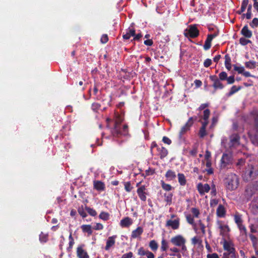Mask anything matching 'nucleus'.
Wrapping results in <instances>:
<instances>
[{
    "label": "nucleus",
    "mask_w": 258,
    "mask_h": 258,
    "mask_svg": "<svg viewBox=\"0 0 258 258\" xmlns=\"http://www.w3.org/2000/svg\"><path fill=\"white\" fill-rule=\"evenodd\" d=\"M93 186L94 189L100 191L104 190L105 188L104 183L99 180H94L93 181Z\"/></svg>",
    "instance_id": "dca6fc26"
},
{
    "label": "nucleus",
    "mask_w": 258,
    "mask_h": 258,
    "mask_svg": "<svg viewBox=\"0 0 258 258\" xmlns=\"http://www.w3.org/2000/svg\"><path fill=\"white\" fill-rule=\"evenodd\" d=\"M101 107L100 104L96 102L93 103L91 105L92 109L94 111L97 112L98 110L100 109Z\"/></svg>",
    "instance_id": "a18cd8bd"
},
{
    "label": "nucleus",
    "mask_w": 258,
    "mask_h": 258,
    "mask_svg": "<svg viewBox=\"0 0 258 258\" xmlns=\"http://www.w3.org/2000/svg\"><path fill=\"white\" fill-rule=\"evenodd\" d=\"M247 7H248V8H247V13H246V18L247 19H251V15H252V13H251L252 5H251V4H250V5H248Z\"/></svg>",
    "instance_id": "37998d69"
},
{
    "label": "nucleus",
    "mask_w": 258,
    "mask_h": 258,
    "mask_svg": "<svg viewBox=\"0 0 258 258\" xmlns=\"http://www.w3.org/2000/svg\"><path fill=\"white\" fill-rule=\"evenodd\" d=\"M247 6V3L242 2L240 9L237 12V13L239 15L242 14L245 11Z\"/></svg>",
    "instance_id": "a19ab883"
},
{
    "label": "nucleus",
    "mask_w": 258,
    "mask_h": 258,
    "mask_svg": "<svg viewBox=\"0 0 258 258\" xmlns=\"http://www.w3.org/2000/svg\"><path fill=\"white\" fill-rule=\"evenodd\" d=\"M149 247L153 251H156L158 248V244L155 240H152L149 242Z\"/></svg>",
    "instance_id": "c9c22d12"
},
{
    "label": "nucleus",
    "mask_w": 258,
    "mask_h": 258,
    "mask_svg": "<svg viewBox=\"0 0 258 258\" xmlns=\"http://www.w3.org/2000/svg\"><path fill=\"white\" fill-rule=\"evenodd\" d=\"M39 240L41 242H46L47 240V235L41 232L39 235Z\"/></svg>",
    "instance_id": "603ef678"
},
{
    "label": "nucleus",
    "mask_w": 258,
    "mask_h": 258,
    "mask_svg": "<svg viewBox=\"0 0 258 258\" xmlns=\"http://www.w3.org/2000/svg\"><path fill=\"white\" fill-rule=\"evenodd\" d=\"M198 224L200 226V228L202 232L203 233H205V228H206V226H205V225L202 223V220H199L198 221Z\"/></svg>",
    "instance_id": "13d9d810"
},
{
    "label": "nucleus",
    "mask_w": 258,
    "mask_h": 258,
    "mask_svg": "<svg viewBox=\"0 0 258 258\" xmlns=\"http://www.w3.org/2000/svg\"><path fill=\"white\" fill-rule=\"evenodd\" d=\"M231 57L228 54L225 55V68L228 70L230 71L231 69Z\"/></svg>",
    "instance_id": "cd10ccee"
},
{
    "label": "nucleus",
    "mask_w": 258,
    "mask_h": 258,
    "mask_svg": "<svg viewBox=\"0 0 258 258\" xmlns=\"http://www.w3.org/2000/svg\"><path fill=\"white\" fill-rule=\"evenodd\" d=\"M210 188L211 187L208 183L203 184L202 183H199L197 185V189L201 196H203L205 193L208 192Z\"/></svg>",
    "instance_id": "9b49d317"
},
{
    "label": "nucleus",
    "mask_w": 258,
    "mask_h": 258,
    "mask_svg": "<svg viewBox=\"0 0 258 258\" xmlns=\"http://www.w3.org/2000/svg\"><path fill=\"white\" fill-rule=\"evenodd\" d=\"M212 64V60L210 58H207L204 62V66L206 68L210 67Z\"/></svg>",
    "instance_id": "052dcab7"
},
{
    "label": "nucleus",
    "mask_w": 258,
    "mask_h": 258,
    "mask_svg": "<svg viewBox=\"0 0 258 258\" xmlns=\"http://www.w3.org/2000/svg\"><path fill=\"white\" fill-rule=\"evenodd\" d=\"M133 254L132 252H129L128 253L123 254L121 257L122 258H131L133 257Z\"/></svg>",
    "instance_id": "338daca9"
},
{
    "label": "nucleus",
    "mask_w": 258,
    "mask_h": 258,
    "mask_svg": "<svg viewBox=\"0 0 258 258\" xmlns=\"http://www.w3.org/2000/svg\"><path fill=\"white\" fill-rule=\"evenodd\" d=\"M240 179L238 175L233 173L226 175L224 179V184L227 191H232L236 190L239 185Z\"/></svg>",
    "instance_id": "f257e3e1"
},
{
    "label": "nucleus",
    "mask_w": 258,
    "mask_h": 258,
    "mask_svg": "<svg viewBox=\"0 0 258 258\" xmlns=\"http://www.w3.org/2000/svg\"><path fill=\"white\" fill-rule=\"evenodd\" d=\"M155 173V170L154 169L152 168H149L148 169H147L145 171V173L143 174V175L144 177H146L149 175H152Z\"/></svg>",
    "instance_id": "ea45409f"
},
{
    "label": "nucleus",
    "mask_w": 258,
    "mask_h": 258,
    "mask_svg": "<svg viewBox=\"0 0 258 258\" xmlns=\"http://www.w3.org/2000/svg\"><path fill=\"white\" fill-rule=\"evenodd\" d=\"M233 162V154L231 152L223 153L220 160V168L228 169L230 168Z\"/></svg>",
    "instance_id": "7ed1b4c3"
},
{
    "label": "nucleus",
    "mask_w": 258,
    "mask_h": 258,
    "mask_svg": "<svg viewBox=\"0 0 258 258\" xmlns=\"http://www.w3.org/2000/svg\"><path fill=\"white\" fill-rule=\"evenodd\" d=\"M218 79L221 81H225L227 79V74L225 72H222L219 74Z\"/></svg>",
    "instance_id": "de8ad7c7"
},
{
    "label": "nucleus",
    "mask_w": 258,
    "mask_h": 258,
    "mask_svg": "<svg viewBox=\"0 0 258 258\" xmlns=\"http://www.w3.org/2000/svg\"><path fill=\"white\" fill-rule=\"evenodd\" d=\"M241 89V86H238V87H237L236 86H233L231 88L229 92L228 93V96H230L232 95L233 94H235V93L238 92L239 90H240Z\"/></svg>",
    "instance_id": "473e14b6"
},
{
    "label": "nucleus",
    "mask_w": 258,
    "mask_h": 258,
    "mask_svg": "<svg viewBox=\"0 0 258 258\" xmlns=\"http://www.w3.org/2000/svg\"><path fill=\"white\" fill-rule=\"evenodd\" d=\"M78 212L79 214L80 215V216H82L83 218H85L87 216L86 212L84 209L83 206H81V207H79L78 208Z\"/></svg>",
    "instance_id": "79ce46f5"
},
{
    "label": "nucleus",
    "mask_w": 258,
    "mask_h": 258,
    "mask_svg": "<svg viewBox=\"0 0 258 258\" xmlns=\"http://www.w3.org/2000/svg\"><path fill=\"white\" fill-rule=\"evenodd\" d=\"M212 40L211 39L207 36V38L205 42V44L204 45V49L205 50H207L209 49L211 47V42Z\"/></svg>",
    "instance_id": "f704fd0d"
},
{
    "label": "nucleus",
    "mask_w": 258,
    "mask_h": 258,
    "mask_svg": "<svg viewBox=\"0 0 258 258\" xmlns=\"http://www.w3.org/2000/svg\"><path fill=\"white\" fill-rule=\"evenodd\" d=\"M254 123L256 131V132H258V114H256L254 116Z\"/></svg>",
    "instance_id": "e2e57ef3"
},
{
    "label": "nucleus",
    "mask_w": 258,
    "mask_h": 258,
    "mask_svg": "<svg viewBox=\"0 0 258 258\" xmlns=\"http://www.w3.org/2000/svg\"><path fill=\"white\" fill-rule=\"evenodd\" d=\"M217 216L219 217H224L226 215V210L222 205H219L216 211Z\"/></svg>",
    "instance_id": "4be33fe9"
},
{
    "label": "nucleus",
    "mask_w": 258,
    "mask_h": 258,
    "mask_svg": "<svg viewBox=\"0 0 258 258\" xmlns=\"http://www.w3.org/2000/svg\"><path fill=\"white\" fill-rule=\"evenodd\" d=\"M184 35L186 37H190L192 38L198 37L199 35V31L196 25H190L188 30L185 29Z\"/></svg>",
    "instance_id": "423d86ee"
},
{
    "label": "nucleus",
    "mask_w": 258,
    "mask_h": 258,
    "mask_svg": "<svg viewBox=\"0 0 258 258\" xmlns=\"http://www.w3.org/2000/svg\"><path fill=\"white\" fill-rule=\"evenodd\" d=\"M207 258H219V256L217 253H213L212 254H208L207 255Z\"/></svg>",
    "instance_id": "774afa93"
},
{
    "label": "nucleus",
    "mask_w": 258,
    "mask_h": 258,
    "mask_svg": "<svg viewBox=\"0 0 258 258\" xmlns=\"http://www.w3.org/2000/svg\"><path fill=\"white\" fill-rule=\"evenodd\" d=\"M143 228L139 226L135 230H133L131 234V238L132 239H135L138 237H140V236L143 233Z\"/></svg>",
    "instance_id": "f3484780"
},
{
    "label": "nucleus",
    "mask_w": 258,
    "mask_h": 258,
    "mask_svg": "<svg viewBox=\"0 0 258 258\" xmlns=\"http://www.w3.org/2000/svg\"><path fill=\"white\" fill-rule=\"evenodd\" d=\"M162 188L165 191H170L172 189V186L168 183H166L163 180L161 181Z\"/></svg>",
    "instance_id": "7c9ffc66"
},
{
    "label": "nucleus",
    "mask_w": 258,
    "mask_h": 258,
    "mask_svg": "<svg viewBox=\"0 0 258 258\" xmlns=\"http://www.w3.org/2000/svg\"><path fill=\"white\" fill-rule=\"evenodd\" d=\"M94 229L96 230H102L103 229V225L99 223H97L94 227Z\"/></svg>",
    "instance_id": "69168bd1"
},
{
    "label": "nucleus",
    "mask_w": 258,
    "mask_h": 258,
    "mask_svg": "<svg viewBox=\"0 0 258 258\" xmlns=\"http://www.w3.org/2000/svg\"><path fill=\"white\" fill-rule=\"evenodd\" d=\"M197 119V116H192L189 118L187 121L186 123L182 126L181 128L179 134H178V138L180 141H184V135L190 130V127L192 126L194 122Z\"/></svg>",
    "instance_id": "39448f33"
},
{
    "label": "nucleus",
    "mask_w": 258,
    "mask_h": 258,
    "mask_svg": "<svg viewBox=\"0 0 258 258\" xmlns=\"http://www.w3.org/2000/svg\"><path fill=\"white\" fill-rule=\"evenodd\" d=\"M258 190V182L248 184L243 194V199L247 202L250 201L253 195Z\"/></svg>",
    "instance_id": "20e7f679"
},
{
    "label": "nucleus",
    "mask_w": 258,
    "mask_h": 258,
    "mask_svg": "<svg viewBox=\"0 0 258 258\" xmlns=\"http://www.w3.org/2000/svg\"><path fill=\"white\" fill-rule=\"evenodd\" d=\"M203 119L208 120L209 116L210 115V110L209 109H206L204 110L203 112Z\"/></svg>",
    "instance_id": "8fccbe9b"
},
{
    "label": "nucleus",
    "mask_w": 258,
    "mask_h": 258,
    "mask_svg": "<svg viewBox=\"0 0 258 258\" xmlns=\"http://www.w3.org/2000/svg\"><path fill=\"white\" fill-rule=\"evenodd\" d=\"M85 209L90 216L94 217L97 215V212L94 209L87 206L85 207Z\"/></svg>",
    "instance_id": "58836bf2"
},
{
    "label": "nucleus",
    "mask_w": 258,
    "mask_h": 258,
    "mask_svg": "<svg viewBox=\"0 0 258 258\" xmlns=\"http://www.w3.org/2000/svg\"><path fill=\"white\" fill-rule=\"evenodd\" d=\"M146 188L145 185H142L137 189V192L140 200L142 201H146Z\"/></svg>",
    "instance_id": "ddd939ff"
},
{
    "label": "nucleus",
    "mask_w": 258,
    "mask_h": 258,
    "mask_svg": "<svg viewBox=\"0 0 258 258\" xmlns=\"http://www.w3.org/2000/svg\"><path fill=\"white\" fill-rule=\"evenodd\" d=\"M241 34L245 37L249 38L252 36V32L248 29L247 25H245L241 30Z\"/></svg>",
    "instance_id": "5701e85b"
},
{
    "label": "nucleus",
    "mask_w": 258,
    "mask_h": 258,
    "mask_svg": "<svg viewBox=\"0 0 258 258\" xmlns=\"http://www.w3.org/2000/svg\"><path fill=\"white\" fill-rule=\"evenodd\" d=\"M180 225V219L177 217L174 220H168L166 223V227H170L173 230L178 229Z\"/></svg>",
    "instance_id": "9d476101"
},
{
    "label": "nucleus",
    "mask_w": 258,
    "mask_h": 258,
    "mask_svg": "<svg viewBox=\"0 0 258 258\" xmlns=\"http://www.w3.org/2000/svg\"><path fill=\"white\" fill-rule=\"evenodd\" d=\"M223 247L225 250H226L228 252V253H232L234 251H235L234 244L231 241H228L226 240H224L223 243Z\"/></svg>",
    "instance_id": "4468645a"
},
{
    "label": "nucleus",
    "mask_w": 258,
    "mask_h": 258,
    "mask_svg": "<svg viewBox=\"0 0 258 258\" xmlns=\"http://www.w3.org/2000/svg\"><path fill=\"white\" fill-rule=\"evenodd\" d=\"M233 67L234 71H237L238 74H242L244 71L243 67H237L236 65H234Z\"/></svg>",
    "instance_id": "5fc2aeb1"
},
{
    "label": "nucleus",
    "mask_w": 258,
    "mask_h": 258,
    "mask_svg": "<svg viewBox=\"0 0 258 258\" xmlns=\"http://www.w3.org/2000/svg\"><path fill=\"white\" fill-rule=\"evenodd\" d=\"M234 221L237 225H239L242 223L241 215L239 214H236L234 215Z\"/></svg>",
    "instance_id": "09e8293b"
},
{
    "label": "nucleus",
    "mask_w": 258,
    "mask_h": 258,
    "mask_svg": "<svg viewBox=\"0 0 258 258\" xmlns=\"http://www.w3.org/2000/svg\"><path fill=\"white\" fill-rule=\"evenodd\" d=\"M191 212L192 213V215L195 218H198L200 214V211L198 209L196 208H192L191 209Z\"/></svg>",
    "instance_id": "49530a36"
},
{
    "label": "nucleus",
    "mask_w": 258,
    "mask_h": 258,
    "mask_svg": "<svg viewBox=\"0 0 258 258\" xmlns=\"http://www.w3.org/2000/svg\"><path fill=\"white\" fill-rule=\"evenodd\" d=\"M227 81L228 84H232L234 83L235 79H234V76H231L229 77H227V79H226Z\"/></svg>",
    "instance_id": "680f3d73"
},
{
    "label": "nucleus",
    "mask_w": 258,
    "mask_h": 258,
    "mask_svg": "<svg viewBox=\"0 0 258 258\" xmlns=\"http://www.w3.org/2000/svg\"><path fill=\"white\" fill-rule=\"evenodd\" d=\"M207 135L206 128L201 127L199 131V135L200 138H203Z\"/></svg>",
    "instance_id": "864d4df0"
},
{
    "label": "nucleus",
    "mask_w": 258,
    "mask_h": 258,
    "mask_svg": "<svg viewBox=\"0 0 258 258\" xmlns=\"http://www.w3.org/2000/svg\"><path fill=\"white\" fill-rule=\"evenodd\" d=\"M248 137L252 143V144L255 146L258 145V132L255 133H252L251 132H248Z\"/></svg>",
    "instance_id": "6ab92c4d"
},
{
    "label": "nucleus",
    "mask_w": 258,
    "mask_h": 258,
    "mask_svg": "<svg viewBox=\"0 0 258 258\" xmlns=\"http://www.w3.org/2000/svg\"><path fill=\"white\" fill-rule=\"evenodd\" d=\"M250 42H251L250 40H249L248 39H246L244 37H241L239 39V43L242 45H243V46L246 45H247V44H248L249 43H250Z\"/></svg>",
    "instance_id": "3c124183"
},
{
    "label": "nucleus",
    "mask_w": 258,
    "mask_h": 258,
    "mask_svg": "<svg viewBox=\"0 0 258 258\" xmlns=\"http://www.w3.org/2000/svg\"><path fill=\"white\" fill-rule=\"evenodd\" d=\"M250 26L252 28L256 27L258 26V18H254L253 19L252 22L250 23Z\"/></svg>",
    "instance_id": "6e6d98bb"
},
{
    "label": "nucleus",
    "mask_w": 258,
    "mask_h": 258,
    "mask_svg": "<svg viewBox=\"0 0 258 258\" xmlns=\"http://www.w3.org/2000/svg\"><path fill=\"white\" fill-rule=\"evenodd\" d=\"M185 217H186V221L188 224H189L194 226H196V223H195V221H194L195 217L194 216H192L190 214H187L186 215Z\"/></svg>",
    "instance_id": "2f4dec72"
},
{
    "label": "nucleus",
    "mask_w": 258,
    "mask_h": 258,
    "mask_svg": "<svg viewBox=\"0 0 258 258\" xmlns=\"http://www.w3.org/2000/svg\"><path fill=\"white\" fill-rule=\"evenodd\" d=\"M168 248V243L167 241L164 238L161 241V249L163 251H165Z\"/></svg>",
    "instance_id": "4c0bfd02"
},
{
    "label": "nucleus",
    "mask_w": 258,
    "mask_h": 258,
    "mask_svg": "<svg viewBox=\"0 0 258 258\" xmlns=\"http://www.w3.org/2000/svg\"><path fill=\"white\" fill-rule=\"evenodd\" d=\"M147 253V250H145V249L141 247L138 249V254L140 255L143 256L146 255Z\"/></svg>",
    "instance_id": "4d7b16f0"
},
{
    "label": "nucleus",
    "mask_w": 258,
    "mask_h": 258,
    "mask_svg": "<svg viewBox=\"0 0 258 258\" xmlns=\"http://www.w3.org/2000/svg\"><path fill=\"white\" fill-rule=\"evenodd\" d=\"M245 163V159L244 158H240L238 160L236 163V166L238 169H240L244 166Z\"/></svg>",
    "instance_id": "e433bc0d"
},
{
    "label": "nucleus",
    "mask_w": 258,
    "mask_h": 258,
    "mask_svg": "<svg viewBox=\"0 0 258 258\" xmlns=\"http://www.w3.org/2000/svg\"><path fill=\"white\" fill-rule=\"evenodd\" d=\"M84 246V245H81L77 248V255L78 258H89L87 252L83 248Z\"/></svg>",
    "instance_id": "f8f14e48"
},
{
    "label": "nucleus",
    "mask_w": 258,
    "mask_h": 258,
    "mask_svg": "<svg viewBox=\"0 0 258 258\" xmlns=\"http://www.w3.org/2000/svg\"><path fill=\"white\" fill-rule=\"evenodd\" d=\"M135 35V29L134 27L131 26L126 30L125 34H123L122 37L123 39L128 40L131 36Z\"/></svg>",
    "instance_id": "2eb2a0df"
},
{
    "label": "nucleus",
    "mask_w": 258,
    "mask_h": 258,
    "mask_svg": "<svg viewBox=\"0 0 258 258\" xmlns=\"http://www.w3.org/2000/svg\"><path fill=\"white\" fill-rule=\"evenodd\" d=\"M244 64L245 67L248 69H254L256 67V62L255 61H246Z\"/></svg>",
    "instance_id": "c756f323"
},
{
    "label": "nucleus",
    "mask_w": 258,
    "mask_h": 258,
    "mask_svg": "<svg viewBox=\"0 0 258 258\" xmlns=\"http://www.w3.org/2000/svg\"><path fill=\"white\" fill-rule=\"evenodd\" d=\"M164 201L167 203V204L168 205H170L172 203L173 194L168 193V194H164Z\"/></svg>",
    "instance_id": "c85d7f7f"
},
{
    "label": "nucleus",
    "mask_w": 258,
    "mask_h": 258,
    "mask_svg": "<svg viewBox=\"0 0 258 258\" xmlns=\"http://www.w3.org/2000/svg\"><path fill=\"white\" fill-rule=\"evenodd\" d=\"M101 43L105 44L108 41V37L107 34H103L100 39Z\"/></svg>",
    "instance_id": "bf43d9fd"
},
{
    "label": "nucleus",
    "mask_w": 258,
    "mask_h": 258,
    "mask_svg": "<svg viewBox=\"0 0 258 258\" xmlns=\"http://www.w3.org/2000/svg\"><path fill=\"white\" fill-rule=\"evenodd\" d=\"M93 95L95 96L94 99L96 100L101 101L104 102L105 99L104 97L105 94H103L101 90L99 91L98 88V85L95 84L93 87Z\"/></svg>",
    "instance_id": "6e6552de"
},
{
    "label": "nucleus",
    "mask_w": 258,
    "mask_h": 258,
    "mask_svg": "<svg viewBox=\"0 0 258 258\" xmlns=\"http://www.w3.org/2000/svg\"><path fill=\"white\" fill-rule=\"evenodd\" d=\"M162 141L165 144H166L167 145H170L172 143L171 140L168 137L166 136H164L162 138Z\"/></svg>",
    "instance_id": "0e129e2a"
},
{
    "label": "nucleus",
    "mask_w": 258,
    "mask_h": 258,
    "mask_svg": "<svg viewBox=\"0 0 258 258\" xmlns=\"http://www.w3.org/2000/svg\"><path fill=\"white\" fill-rule=\"evenodd\" d=\"M122 121V119L119 115L116 116L114 121V127L112 130L113 136L119 137L120 136H126L128 135V126L127 124H124L122 128L120 127V124Z\"/></svg>",
    "instance_id": "f03ea898"
},
{
    "label": "nucleus",
    "mask_w": 258,
    "mask_h": 258,
    "mask_svg": "<svg viewBox=\"0 0 258 258\" xmlns=\"http://www.w3.org/2000/svg\"><path fill=\"white\" fill-rule=\"evenodd\" d=\"M157 150L158 152V155L161 159H164L168 155V151L164 147H158Z\"/></svg>",
    "instance_id": "412c9836"
},
{
    "label": "nucleus",
    "mask_w": 258,
    "mask_h": 258,
    "mask_svg": "<svg viewBox=\"0 0 258 258\" xmlns=\"http://www.w3.org/2000/svg\"><path fill=\"white\" fill-rule=\"evenodd\" d=\"M81 228L82 231L84 233H87L88 236L92 234L93 230L91 225H82Z\"/></svg>",
    "instance_id": "393cba45"
},
{
    "label": "nucleus",
    "mask_w": 258,
    "mask_h": 258,
    "mask_svg": "<svg viewBox=\"0 0 258 258\" xmlns=\"http://www.w3.org/2000/svg\"><path fill=\"white\" fill-rule=\"evenodd\" d=\"M165 176L166 177V178L169 180H173L175 179V178L176 177V175L175 173V172L169 169L167 171V172L165 173Z\"/></svg>",
    "instance_id": "a878e982"
},
{
    "label": "nucleus",
    "mask_w": 258,
    "mask_h": 258,
    "mask_svg": "<svg viewBox=\"0 0 258 258\" xmlns=\"http://www.w3.org/2000/svg\"><path fill=\"white\" fill-rule=\"evenodd\" d=\"M110 215L108 213L101 212L99 215V218L104 221H107L109 219Z\"/></svg>",
    "instance_id": "72a5a7b5"
},
{
    "label": "nucleus",
    "mask_w": 258,
    "mask_h": 258,
    "mask_svg": "<svg viewBox=\"0 0 258 258\" xmlns=\"http://www.w3.org/2000/svg\"><path fill=\"white\" fill-rule=\"evenodd\" d=\"M177 177L179 184L181 186H184L186 183V179L184 174L181 173H178Z\"/></svg>",
    "instance_id": "bb28decb"
},
{
    "label": "nucleus",
    "mask_w": 258,
    "mask_h": 258,
    "mask_svg": "<svg viewBox=\"0 0 258 258\" xmlns=\"http://www.w3.org/2000/svg\"><path fill=\"white\" fill-rule=\"evenodd\" d=\"M171 242L174 245L180 246L183 243H185L186 240L181 235H177L171 238Z\"/></svg>",
    "instance_id": "1a4fd4ad"
},
{
    "label": "nucleus",
    "mask_w": 258,
    "mask_h": 258,
    "mask_svg": "<svg viewBox=\"0 0 258 258\" xmlns=\"http://www.w3.org/2000/svg\"><path fill=\"white\" fill-rule=\"evenodd\" d=\"M209 78L210 80L213 82L212 85L213 87L214 88L213 93H214L217 90L223 89L224 88V86L221 82V81L218 79V77L216 75H211Z\"/></svg>",
    "instance_id": "0eeeda50"
},
{
    "label": "nucleus",
    "mask_w": 258,
    "mask_h": 258,
    "mask_svg": "<svg viewBox=\"0 0 258 258\" xmlns=\"http://www.w3.org/2000/svg\"><path fill=\"white\" fill-rule=\"evenodd\" d=\"M123 184L124 186V189L126 191L129 192H131L132 189H133V187L131 185L130 182H124Z\"/></svg>",
    "instance_id": "c03bdc74"
},
{
    "label": "nucleus",
    "mask_w": 258,
    "mask_h": 258,
    "mask_svg": "<svg viewBox=\"0 0 258 258\" xmlns=\"http://www.w3.org/2000/svg\"><path fill=\"white\" fill-rule=\"evenodd\" d=\"M132 224L133 220L128 217L123 218L120 222V225L122 227H128Z\"/></svg>",
    "instance_id": "aec40b11"
},
{
    "label": "nucleus",
    "mask_w": 258,
    "mask_h": 258,
    "mask_svg": "<svg viewBox=\"0 0 258 258\" xmlns=\"http://www.w3.org/2000/svg\"><path fill=\"white\" fill-rule=\"evenodd\" d=\"M240 136L237 134H232L230 137V141L232 146L239 144Z\"/></svg>",
    "instance_id": "b1692460"
},
{
    "label": "nucleus",
    "mask_w": 258,
    "mask_h": 258,
    "mask_svg": "<svg viewBox=\"0 0 258 258\" xmlns=\"http://www.w3.org/2000/svg\"><path fill=\"white\" fill-rule=\"evenodd\" d=\"M116 237V235H113L108 238L106 241V244L105 247V249L106 250H108L111 247L113 246L115 244V239Z\"/></svg>",
    "instance_id": "a211bd4d"
}]
</instances>
